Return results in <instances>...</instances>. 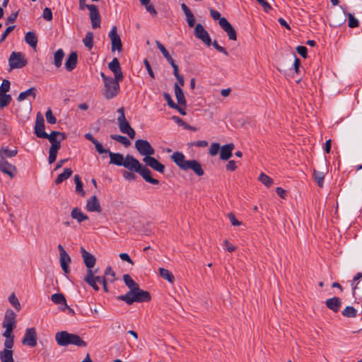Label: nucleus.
Returning a JSON list of instances; mask_svg holds the SVG:
<instances>
[{
    "mask_svg": "<svg viewBox=\"0 0 362 362\" xmlns=\"http://www.w3.org/2000/svg\"><path fill=\"white\" fill-rule=\"evenodd\" d=\"M11 69H21L28 64L24 54L22 52H13L8 59Z\"/></svg>",
    "mask_w": 362,
    "mask_h": 362,
    "instance_id": "obj_5",
    "label": "nucleus"
},
{
    "mask_svg": "<svg viewBox=\"0 0 362 362\" xmlns=\"http://www.w3.org/2000/svg\"><path fill=\"white\" fill-rule=\"evenodd\" d=\"M142 160L145 163L146 167L148 166L160 173H163L165 172V165L154 157H144Z\"/></svg>",
    "mask_w": 362,
    "mask_h": 362,
    "instance_id": "obj_11",
    "label": "nucleus"
},
{
    "mask_svg": "<svg viewBox=\"0 0 362 362\" xmlns=\"http://www.w3.org/2000/svg\"><path fill=\"white\" fill-rule=\"evenodd\" d=\"M16 315L11 309H8L6 311L4 320L2 325L3 327L6 328V330L3 333V336L6 339H13L14 338L12 332L13 328L16 327Z\"/></svg>",
    "mask_w": 362,
    "mask_h": 362,
    "instance_id": "obj_4",
    "label": "nucleus"
},
{
    "mask_svg": "<svg viewBox=\"0 0 362 362\" xmlns=\"http://www.w3.org/2000/svg\"><path fill=\"white\" fill-rule=\"evenodd\" d=\"M156 44L158 49L161 52L164 57L168 56V54H170L169 52L160 41L156 40Z\"/></svg>",
    "mask_w": 362,
    "mask_h": 362,
    "instance_id": "obj_59",
    "label": "nucleus"
},
{
    "mask_svg": "<svg viewBox=\"0 0 362 362\" xmlns=\"http://www.w3.org/2000/svg\"><path fill=\"white\" fill-rule=\"evenodd\" d=\"M71 216L73 219H75L78 223H82L84 221L88 220V216L85 214L81 209L74 207L71 211Z\"/></svg>",
    "mask_w": 362,
    "mask_h": 362,
    "instance_id": "obj_22",
    "label": "nucleus"
},
{
    "mask_svg": "<svg viewBox=\"0 0 362 362\" xmlns=\"http://www.w3.org/2000/svg\"><path fill=\"white\" fill-rule=\"evenodd\" d=\"M188 170H192L198 176H202L204 174L201 164L194 159L188 160L186 168L183 170L186 171Z\"/></svg>",
    "mask_w": 362,
    "mask_h": 362,
    "instance_id": "obj_14",
    "label": "nucleus"
},
{
    "mask_svg": "<svg viewBox=\"0 0 362 362\" xmlns=\"http://www.w3.org/2000/svg\"><path fill=\"white\" fill-rule=\"evenodd\" d=\"M64 57V52L62 49H59L54 52V64L57 68H59L62 66Z\"/></svg>",
    "mask_w": 362,
    "mask_h": 362,
    "instance_id": "obj_32",
    "label": "nucleus"
},
{
    "mask_svg": "<svg viewBox=\"0 0 362 362\" xmlns=\"http://www.w3.org/2000/svg\"><path fill=\"white\" fill-rule=\"evenodd\" d=\"M159 274L162 278L167 280L170 283H173L175 276L171 272L164 268H159Z\"/></svg>",
    "mask_w": 362,
    "mask_h": 362,
    "instance_id": "obj_34",
    "label": "nucleus"
},
{
    "mask_svg": "<svg viewBox=\"0 0 362 362\" xmlns=\"http://www.w3.org/2000/svg\"><path fill=\"white\" fill-rule=\"evenodd\" d=\"M313 176L315 178V180L317 182L319 187H322L323 186L324 183V173L320 171H317L316 170H314L313 171Z\"/></svg>",
    "mask_w": 362,
    "mask_h": 362,
    "instance_id": "obj_43",
    "label": "nucleus"
},
{
    "mask_svg": "<svg viewBox=\"0 0 362 362\" xmlns=\"http://www.w3.org/2000/svg\"><path fill=\"white\" fill-rule=\"evenodd\" d=\"M86 8L90 11V18L100 16L98 7L94 4L87 5Z\"/></svg>",
    "mask_w": 362,
    "mask_h": 362,
    "instance_id": "obj_49",
    "label": "nucleus"
},
{
    "mask_svg": "<svg viewBox=\"0 0 362 362\" xmlns=\"http://www.w3.org/2000/svg\"><path fill=\"white\" fill-rule=\"evenodd\" d=\"M135 148L144 157H151L155 153L154 148L147 140L137 139L135 141Z\"/></svg>",
    "mask_w": 362,
    "mask_h": 362,
    "instance_id": "obj_6",
    "label": "nucleus"
},
{
    "mask_svg": "<svg viewBox=\"0 0 362 362\" xmlns=\"http://www.w3.org/2000/svg\"><path fill=\"white\" fill-rule=\"evenodd\" d=\"M263 8L265 12H269L272 7L266 0H256Z\"/></svg>",
    "mask_w": 362,
    "mask_h": 362,
    "instance_id": "obj_64",
    "label": "nucleus"
},
{
    "mask_svg": "<svg viewBox=\"0 0 362 362\" xmlns=\"http://www.w3.org/2000/svg\"><path fill=\"white\" fill-rule=\"evenodd\" d=\"M110 138L113 140H115V141L121 143L126 147L129 146L130 145L129 140L124 136L117 135V134H111Z\"/></svg>",
    "mask_w": 362,
    "mask_h": 362,
    "instance_id": "obj_37",
    "label": "nucleus"
},
{
    "mask_svg": "<svg viewBox=\"0 0 362 362\" xmlns=\"http://www.w3.org/2000/svg\"><path fill=\"white\" fill-rule=\"evenodd\" d=\"M74 182L76 183V192L81 193L82 196L85 195V192L83 189V182L81 180L79 175H76L74 176Z\"/></svg>",
    "mask_w": 362,
    "mask_h": 362,
    "instance_id": "obj_44",
    "label": "nucleus"
},
{
    "mask_svg": "<svg viewBox=\"0 0 362 362\" xmlns=\"http://www.w3.org/2000/svg\"><path fill=\"white\" fill-rule=\"evenodd\" d=\"M95 145V147L96 148V151L100 153H109V151H110L109 149L104 148L103 145L98 141H95L93 143Z\"/></svg>",
    "mask_w": 362,
    "mask_h": 362,
    "instance_id": "obj_54",
    "label": "nucleus"
},
{
    "mask_svg": "<svg viewBox=\"0 0 362 362\" xmlns=\"http://www.w3.org/2000/svg\"><path fill=\"white\" fill-rule=\"evenodd\" d=\"M85 281L94 290L98 291L99 287L96 283V281L93 279V271H87L86 276L85 277Z\"/></svg>",
    "mask_w": 362,
    "mask_h": 362,
    "instance_id": "obj_31",
    "label": "nucleus"
},
{
    "mask_svg": "<svg viewBox=\"0 0 362 362\" xmlns=\"http://www.w3.org/2000/svg\"><path fill=\"white\" fill-rule=\"evenodd\" d=\"M163 97H164L165 100L167 101V103L169 105V107H170L171 108L177 107V104H175L174 103V101L172 100L170 94H168L167 93H164Z\"/></svg>",
    "mask_w": 362,
    "mask_h": 362,
    "instance_id": "obj_61",
    "label": "nucleus"
},
{
    "mask_svg": "<svg viewBox=\"0 0 362 362\" xmlns=\"http://www.w3.org/2000/svg\"><path fill=\"white\" fill-rule=\"evenodd\" d=\"M34 132L38 138L43 139L44 136H47V133L45 132L44 117L40 112H38L36 116Z\"/></svg>",
    "mask_w": 362,
    "mask_h": 362,
    "instance_id": "obj_9",
    "label": "nucleus"
},
{
    "mask_svg": "<svg viewBox=\"0 0 362 362\" xmlns=\"http://www.w3.org/2000/svg\"><path fill=\"white\" fill-rule=\"evenodd\" d=\"M326 306L332 310L334 313H337L341 305V302L339 298L338 297H333L331 298H328L325 301Z\"/></svg>",
    "mask_w": 362,
    "mask_h": 362,
    "instance_id": "obj_20",
    "label": "nucleus"
},
{
    "mask_svg": "<svg viewBox=\"0 0 362 362\" xmlns=\"http://www.w3.org/2000/svg\"><path fill=\"white\" fill-rule=\"evenodd\" d=\"M72 170L71 168H64L62 173L59 174L55 180L56 185H59L64 180H67L72 175Z\"/></svg>",
    "mask_w": 362,
    "mask_h": 362,
    "instance_id": "obj_30",
    "label": "nucleus"
},
{
    "mask_svg": "<svg viewBox=\"0 0 362 362\" xmlns=\"http://www.w3.org/2000/svg\"><path fill=\"white\" fill-rule=\"evenodd\" d=\"M10 86H11L10 81L8 80H7V79H4L3 81H2L1 86L0 87L1 88V90H3V92L4 93H6L8 91H9Z\"/></svg>",
    "mask_w": 362,
    "mask_h": 362,
    "instance_id": "obj_62",
    "label": "nucleus"
},
{
    "mask_svg": "<svg viewBox=\"0 0 362 362\" xmlns=\"http://www.w3.org/2000/svg\"><path fill=\"white\" fill-rule=\"evenodd\" d=\"M123 166L129 171L139 173L148 183L152 185L159 184L158 180L151 177V171L132 155L128 154L126 156Z\"/></svg>",
    "mask_w": 362,
    "mask_h": 362,
    "instance_id": "obj_2",
    "label": "nucleus"
},
{
    "mask_svg": "<svg viewBox=\"0 0 362 362\" xmlns=\"http://www.w3.org/2000/svg\"><path fill=\"white\" fill-rule=\"evenodd\" d=\"M175 94L178 104L185 105L186 100L184 95V93L177 83H175Z\"/></svg>",
    "mask_w": 362,
    "mask_h": 362,
    "instance_id": "obj_29",
    "label": "nucleus"
},
{
    "mask_svg": "<svg viewBox=\"0 0 362 362\" xmlns=\"http://www.w3.org/2000/svg\"><path fill=\"white\" fill-rule=\"evenodd\" d=\"M57 341V344L62 346H67L69 344H74L78 346H86V341H64V340L61 341L60 340V341Z\"/></svg>",
    "mask_w": 362,
    "mask_h": 362,
    "instance_id": "obj_39",
    "label": "nucleus"
},
{
    "mask_svg": "<svg viewBox=\"0 0 362 362\" xmlns=\"http://www.w3.org/2000/svg\"><path fill=\"white\" fill-rule=\"evenodd\" d=\"M109 156H110V163L114 164L118 166H123L125 158L124 157L123 154L120 153H113L112 151H109Z\"/></svg>",
    "mask_w": 362,
    "mask_h": 362,
    "instance_id": "obj_21",
    "label": "nucleus"
},
{
    "mask_svg": "<svg viewBox=\"0 0 362 362\" xmlns=\"http://www.w3.org/2000/svg\"><path fill=\"white\" fill-rule=\"evenodd\" d=\"M119 130L122 133L127 134L130 139H134L136 134L134 129L130 126L127 119L117 121Z\"/></svg>",
    "mask_w": 362,
    "mask_h": 362,
    "instance_id": "obj_15",
    "label": "nucleus"
},
{
    "mask_svg": "<svg viewBox=\"0 0 362 362\" xmlns=\"http://www.w3.org/2000/svg\"><path fill=\"white\" fill-rule=\"evenodd\" d=\"M108 68L114 74L115 77L117 80H123L124 76L117 58L115 57L108 64Z\"/></svg>",
    "mask_w": 362,
    "mask_h": 362,
    "instance_id": "obj_13",
    "label": "nucleus"
},
{
    "mask_svg": "<svg viewBox=\"0 0 362 362\" xmlns=\"http://www.w3.org/2000/svg\"><path fill=\"white\" fill-rule=\"evenodd\" d=\"M51 300L55 304H57V305L62 304V305H64L65 307H68V305H66V298H65L64 294H62V293H54L51 296Z\"/></svg>",
    "mask_w": 362,
    "mask_h": 362,
    "instance_id": "obj_35",
    "label": "nucleus"
},
{
    "mask_svg": "<svg viewBox=\"0 0 362 362\" xmlns=\"http://www.w3.org/2000/svg\"><path fill=\"white\" fill-rule=\"evenodd\" d=\"M58 137H62V139H66V134L64 132L52 131L49 134L47 133V136H44L43 139H47L52 140Z\"/></svg>",
    "mask_w": 362,
    "mask_h": 362,
    "instance_id": "obj_46",
    "label": "nucleus"
},
{
    "mask_svg": "<svg viewBox=\"0 0 362 362\" xmlns=\"http://www.w3.org/2000/svg\"><path fill=\"white\" fill-rule=\"evenodd\" d=\"M91 25L93 29L100 27V16L90 18Z\"/></svg>",
    "mask_w": 362,
    "mask_h": 362,
    "instance_id": "obj_58",
    "label": "nucleus"
},
{
    "mask_svg": "<svg viewBox=\"0 0 362 362\" xmlns=\"http://www.w3.org/2000/svg\"><path fill=\"white\" fill-rule=\"evenodd\" d=\"M358 21L351 13H349V27L354 28L358 27Z\"/></svg>",
    "mask_w": 362,
    "mask_h": 362,
    "instance_id": "obj_53",
    "label": "nucleus"
},
{
    "mask_svg": "<svg viewBox=\"0 0 362 362\" xmlns=\"http://www.w3.org/2000/svg\"><path fill=\"white\" fill-rule=\"evenodd\" d=\"M297 52L303 58H306L308 56V49L305 46H298L296 47Z\"/></svg>",
    "mask_w": 362,
    "mask_h": 362,
    "instance_id": "obj_60",
    "label": "nucleus"
},
{
    "mask_svg": "<svg viewBox=\"0 0 362 362\" xmlns=\"http://www.w3.org/2000/svg\"><path fill=\"white\" fill-rule=\"evenodd\" d=\"M172 119H173V121L177 123L178 125L180 126H182L184 127V129H188V130H192V131H196V128L194 127H192L190 126L189 124H187L185 122H184L181 118H180L179 117L177 116H173L172 117Z\"/></svg>",
    "mask_w": 362,
    "mask_h": 362,
    "instance_id": "obj_38",
    "label": "nucleus"
},
{
    "mask_svg": "<svg viewBox=\"0 0 362 362\" xmlns=\"http://www.w3.org/2000/svg\"><path fill=\"white\" fill-rule=\"evenodd\" d=\"M78 62V55L76 52H72L69 55L68 59L65 62V68L68 71H71L74 70Z\"/></svg>",
    "mask_w": 362,
    "mask_h": 362,
    "instance_id": "obj_19",
    "label": "nucleus"
},
{
    "mask_svg": "<svg viewBox=\"0 0 362 362\" xmlns=\"http://www.w3.org/2000/svg\"><path fill=\"white\" fill-rule=\"evenodd\" d=\"M211 44L218 52L223 53L226 56H228V52L224 47L220 46L216 40H214Z\"/></svg>",
    "mask_w": 362,
    "mask_h": 362,
    "instance_id": "obj_57",
    "label": "nucleus"
},
{
    "mask_svg": "<svg viewBox=\"0 0 362 362\" xmlns=\"http://www.w3.org/2000/svg\"><path fill=\"white\" fill-rule=\"evenodd\" d=\"M37 333L35 328H28L25 331V334L23 338L24 340H33L36 339Z\"/></svg>",
    "mask_w": 362,
    "mask_h": 362,
    "instance_id": "obj_41",
    "label": "nucleus"
},
{
    "mask_svg": "<svg viewBox=\"0 0 362 362\" xmlns=\"http://www.w3.org/2000/svg\"><path fill=\"white\" fill-rule=\"evenodd\" d=\"M12 100L11 95L6 93H3L0 95V107L4 108L8 105Z\"/></svg>",
    "mask_w": 362,
    "mask_h": 362,
    "instance_id": "obj_42",
    "label": "nucleus"
},
{
    "mask_svg": "<svg viewBox=\"0 0 362 362\" xmlns=\"http://www.w3.org/2000/svg\"><path fill=\"white\" fill-rule=\"evenodd\" d=\"M171 159L173 162L181 169L184 170L186 168L188 160L185 159V155L179 151L174 152L171 155Z\"/></svg>",
    "mask_w": 362,
    "mask_h": 362,
    "instance_id": "obj_18",
    "label": "nucleus"
},
{
    "mask_svg": "<svg viewBox=\"0 0 362 362\" xmlns=\"http://www.w3.org/2000/svg\"><path fill=\"white\" fill-rule=\"evenodd\" d=\"M259 180L267 187H269L273 183V180L263 173L259 175Z\"/></svg>",
    "mask_w": 362,
    "mask_h": 362,
    "instance_id": "obj_48",
    "label": "nucleus"
},
{
    "mask_svg": "<svg viewBox=\"0 0 362 362\" xmlns=\"http://www.w3.org/2000/svg\"><path fill=\"white\" fill-rule=\"evenodd\" d=\"M105 278L110 282L115 281V272L113 271L112 268L110 266H108L104 273Z\"/></svg>",
    "mask_w": 362,
    "mask_h": 362,
    "instance_id": "obj_45",
    "label": "nucleus"
},
{
    "mask_svg": "<svg viewBox=\"0 0 362 362\" xmlns=\"http://www.w3.org/2000/svg\"><path fill=\"white\" fill-rule=\"evenodd\" d=\"M84 45L88 49H92L93 46V33L92 32H88L83 40Z\"/></svg>",
    "mask_w": 362,
    "mask_h": 362,
    "instance_id": "obj_36",
    "label": "nucleus"
},
{
    "mask_svg": "<svg viewBox=\"0 0 362 362\" xmlns=\"http://www.w3.org/2000/svg\"><path fill=\"white\" fill-rule=\"evenodd\" d=\"M109 37L111 40V50L112 52H115V50L121 51L122 49V44L121 41L120 36L117 34V27L113 26L109 34Z\"/></svg>",
    "mask_w": 362,
    "mask_h": 362,
    "instance_id": "obj_7",
    "label": "nucleus"
},
{
    "mask_svg": "<svg viewBox=\"0 0 362 362\" xmlns=\"http://www.w3.org/2000/svg\"><path fill=\"white\" fill-rule=\"evenodd\" d=\"M100 76L104 82V96L110 100L116 97L119 91V82L122 80H117L115 77L107 76L103 72H100Z\"/></svg>",
    "mask_w": 362,
    "mask_h": 362,
    "instance_id": "obj_3",
    "label": "nucleus"
},
{
    "mask_svg": "<svg viewBox=\"0 0 362 362\" xmlns=\"http://www.w3.org/2000/svg\"><path fill=\"white\" fill-rule=\"evenodd\" d=\"M181 8L186 16V20L188 25L191 28L194 27L195 23V18L190 9L184 3L181 4Z\"/></svg>",
    "mask_w": 362,
    "mask_h": 362,
    "instance_id": "obj_25",
    "label": "nucleus"
},
{
    "mask_svg": "<svg viewBox=\"0 0 362 362\" xmlns=\"http://www.w3.org/2000/svg\"><path fill=\"white\" fill-rule=\"evenodd\" d=\"M64 139H62V137H59V139L56 138L52 140H49V141L51 143V146L49 148H55L56 150H59L61 148V141Z\"/></svg>",
    "mask_w": 362,
    "mask_h": 362,
    "instance_id": "obj_52",
    "label": "nucleus"
},
{
    "mask_svg": "<svg viewBox=\"0 0 362 362\" xmlns=\"http://www.w3.org/2000/svg\"><path fill=\"white\" fill-rule=\"evenodd\" d=\"M81 253L84 264L88 269L87 271L93 270L92 269L94 267L96 262V259L94 255L86 251L83 247H81Z\"/></svg>",
    "mask_w": 362,
    "mask_h": 362,
    "instance_id": "obj_12",
    "label": "nucleus"
},
{
    "mask_svg": "<svg viewBox=\"0 0 362 362\" xmlns=\"http://www.w3.org/2000/svg\"><path fill=\"white\" fill-rule=\"evenodd\" d=\"M0 170L4 173L8 175L10 177H13L16 172V167L9 163L6 160L0 159Z\"/></svg>",
    "mask_w": 362,
    "mask_h": 362,
    "instance_id": "obj_17",
    "label": "nucleus"
},
{
    "mask_svg": "<svg viewBox=\"0 0 362 362\" xmlns=\"http://www.w3.org/2000/svg\"><path fill=\"white\" fill-rule=\"evenodd\" d=\"M37 95V89L35 87L30 88L25 91L21 92L17 100L21 102L25 100L28 97L32 96L33 98H35Z\"/></svg>",
    "mask_w": 362,
    "mask_h": 362,
    "instance_id": "obj_27",
    "label": "nucleus"
},
{
    "mask_svg": "<svg viewBox=\"0 0 362 362\" xmlns=\"http://www.w3.org/2000/svg\"><path fill=\"white\" fill-rule=\"evenodd\" d=\"M194 35L197 38L201 40L206 45L210 46L211 45V40L208 32L200 23H197L195 26Z\"/></svg>",
    "mask_w": 362,
    "mask_h": 362,
    "instance_id": "obj_8",
    "label": "nucleus"
},
{
    "mask_svg": "<svg viewBox=\"0 0 362 362\" xmlns=\"http://www.w3.org/2000/svg\"><path fill=\"white\" fill-rule=\"evenodd\" d=\"M18 151L16 148L11 150L8 147H1L0 148V159L6 160L7 158H12L17 155Z\"/></svg>",
    "mask_w": 362,
    "mask_h": 362,
    "instance_id": "obj_26",
    "label": "nucleus"
},
{
    "mask_svg": "<svg viewBox=\"0 0 362 362\" xmlns=\"http://www.w3.org/2000/svg\"><path fill=\"white\" fill-rule=\"evenodd\" d=\"M8 300L12 306L18 311H19L21 308V304L15 294L13 293L8 297Z\"/></svg>",
    "mask_w": 362,
    "mask_h": 362,
    "instance_id": "obj_47",
    "label": "nucleus"
},
{
    "mask_svg": "<svg viewBox=\"0 0 362 362\" xmlns=\"http://www.w3.org/2000/svg\"><path fill=\"white\" fill-rule=\"evenodd\" d=\"M134 172H132V171H123L122 173V175L124 177V178L127 180H135L136 178V175L133 173Z\"/></svg>",
    "mask_w": 362,
    "mask_h": 362,
    "instance_id": "obj_63",
    "label": "nucleus"
},
{
    "mask_svg": "<svg viewBox=\"0 0 362 362\" xmlns=\"http://www.w3.org/2000/svg\"><path fill=\"white\" fill-rule=\"evenodd\" d=\"M123 281L129 290L126 294L117 296L118 300L125 302L127 305H132L134 303L149 302L151 300L150 293L141 289L139 284L132 279L129 274H124Z\"/></svg>",
    "mask_w": 362,
    "mask_h": 362,
    "instance_id": "obj_1",
    "label": "nucleus"
},
{
    "mask_svg": "<svg viewBox=\"0 0 362 362\" xmlns=\"http://www.w3.org/2000/svg\"><path fill=\"white\" fill-rule=\"evenodd\" d=\"M218 23L221 28L227 33L228 38L230 40H237V33L235 30L226 18L222 17L221 18H220V21L218 22Z\"/></svg>",
    "mask_w": 362,
    "mask_h": 362,
    "instance_id": "obj_10",
    "label": "nucleus"
},
{
    "mask_svg": "<svg viewBox=\"0 0 362 362\" xmlns=\"http://www.w3.org/2000/svg\"><path fill=\"white\" fill-rule=\"evenodd\" d=\"M59 150H56L55 148H49V158H48V162L49 164L53 163L57 157V152Z\"/></svg>",
    "mask_w": 362,
    "mask_h": 362,
    "instance_id": "obj_51",
    "label": "nucleus"
},
{
    "mask_svg": "<svg viewBox=\"0 0 362 362\" xmlns=\"http://www.w3.org/2000/svg\"><path fill=\"white\" fill-rule=\"evenodd\" d=\"M56 340H79L81 337L75 334H69L66 331L58 332L55 334Z\"/></svg>",
    "mask_w": 362,
    "mask_h": 362,
    "instance_id": "obj_24",
    "label": "nucleus"
},
{
    "mask_svg": "<svg viewBox=\"0 0 362 362\" xmlns=\"http://www.w3.org/2000/svg\"><path fill=\"white\" fill-rule=\"evenodd\" d=\"M0 359L1 362H14L13 358V351L11 350L4 349L0 351Z\"/></svg>",
    "mask_w": 362,
    "mask_h": 362,
    "instance_id": "obj_33",
    "label": "nucleus"
},
{
    "mask_svg": "<svg viewBox=\"0 0 362 362\" xmlns=\"http://www.w3.org/2000/svg\"><path fill=\"white\" fill-rule=\"evenodd\" d=\"M25 41L33 48H35L37 44V37L34 32H28L25 35Z\"/></svg>",
    "mask_w": 362,
    "mask_h": 362,
    "instance_id": "obj_28",
    "label": "nucleus"
},
{
    "mask_svg": "<svg viewBox=\"0 0 362 362\" xmlns=\"http://www.w3.org/2000/svg\"><path fill=\"white\" fill-rule=\"evenodd\" d=\"M233 148V144L223 146L220 150V158L223 160H228L232 156V151Z\"/></svg>",
    "mask_w": 362,
    "mask_h": 362,
    "instance_id": "obj_23",
    "label": "nucleus"
},
{
    "mask_svg": "<svg viewBox=\"0 0 362 362\" xmlns=\"http://www.w3.org/2000/svg\"><path fill=\"white\" fill-rule=\"evenodd\" d=\"M220 150V144L218 143H213L209 148V154L211 156H216Z\"/></svg>",
    "mask_w": 362,
    "mask_h": 362,
    "instance_id": "obj_56",
    "label": "nucleus"
},
{
    "mask_svg": "<svg viewBox=\"0 0 362 362\" xmlns=\"http://www.w3.org/2000/svg\"><path fill=\"white\" fill-rule=\"evenodd\" d=\"M342 315L346 317H355L357 315V310L352 306H346L342 311Z\"/></svg>",
    "mask_w": 362,
    "mask_h": 362,
    "instance_id": "obj_40",
    "label": "nucleus"
},
{
    "mask_svg": "<svg viewBox=\"0 0 362 362\" xmlns=\"http://www.w3.org/2000/svg\"><path fill=\"white\" fill-rule=\"evenodd\" d=\"M45 117L47 122L51 124H54L57 122L56 117L53 115L52 110L49 108L45 112Z\"/></svg>",
    "mask_w": 362,
    "mask_h": 362,
    "instance_id": "obj_50",
    "label": "nucleus"
},
{
    "mask_svg": "<svg viewBox=\"0 0 362 362\" xmlns=\"http://www.w3.org/2000/svg\"><path fill=\"white\" fill-rule=\"evenodd\" d=\"M86 209L90 212H100L102 211L99 200L95 195L88 199Z\"/></svg>",
    "mask_w": 362,
    "mask_h": 362,
    "instance_id": "obj_16",
    "label": "nucleus"
},
{
    "mask_svg": "<svg viewBox=\"0 0 362 362\" xmlns=\"http://www.w3.org/2000/svg\"><path fill=\"white\" fill-rule=\"evenodd\" d=\"M42 17L45 20H46L47 21H52V18H53L52 10L47 7L44 8L43 13H42Z\"/></svg>",
    "mask_w": 362,
    "mask_h": 362,
    "instance_id": "obj_55",
    "label": "nucleus"
}]
</instances>
